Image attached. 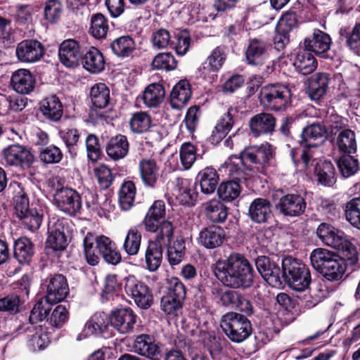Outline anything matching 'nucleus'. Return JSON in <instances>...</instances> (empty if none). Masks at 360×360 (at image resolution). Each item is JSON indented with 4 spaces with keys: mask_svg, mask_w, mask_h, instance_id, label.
<instances>
[{
    "mask_svg": "<svg viewBox=\"0 0 360 360\" xmlns=\"http://www.w3.org/2000/svg\"><path fill=\"white\" fill-rule=\"evenodd\" d=\"M214 274L224 285L246 289L253 283V269L243 255L233 252L226 259L216 263Z\"/></svg>",
    "mask_w": 360,
    "mask_h": 360,
    "instance_id": "f257e3e1",
    "label": "nucleus"
},
{
    "mask_svg": "<svg viewBox=\"0 0 360 360\" xmlns=\"http://www.w3.org/2000/svg\"><path fill=\"white\" fill-rule=\"evenodd\" d=\"M310 260L313 268L329 281H340L347 269L346 261L350 262L343 255L339 256L323 248L314 250Z\"/></svg>",
    "mask_w": 360,
    "mask_h": 360,
    "instance_id": "f03ea898",
    "label": "nucleus"
},
{
    "mask_svg": "<svg viewBox=\"0 0 360 360\" xmlns=\"http://www.w3.org/2000/svg\"><path fill=\"white\" fill-rule=\"evenodd\" d=\"M316 235L324 245L338 250L352 264L358 261L356 248L343 231L329 224L321 223L316 229Z\"/></svg>",
    "mask_w": 360,
    "mask_h": 360,
    "instance_id": "7ed1b4c3",
    "label": "nucleus"
},
{
    "mask_svg": "<svg viewBox=\"0 0 360 360\" xmlns=\"http://www.w3.org/2000/svg\"><path fill=\"white\" fill-rule=\"evenodd\" d=\"M282 278L295 291L307 290L311 282L309 268L300 260L288 256L282 259Z\"/></svg>",
    "mask_w": 360,
    "mask_h": 360,
    "instance_id": "20e7f679",
    "label": "nucleus"
},
{
    "mask_svg": "<svg viewBox=\"0 0 360 360\" xmlns=\"http://www.w3.org/2000/svg\"><path fill=\"white\" fill-rule=\"evenodd\" d=\"M291 91L281 83L271 84L262 86L259 91L262 105L271 111H283L291 103Z\"/></svg>",
    "mask_w": 360,
    "mask_h": 360,
    "instance_id": "39448f33",
    "label": "nucleus"
},
{
    "mask_svg": "<svg viewBox=\"0 0 360 360\" xmlns=\"http://www.w3.org/2000/svg\"><path fill=\"white\" fill-rule=\"evenodd\" d=\"M220 326L227 338L236 343L248 339L252 330L249 319L245 315L233 311L222 316Z\"/></svg>",
    "mask_w": 360,
    "mask_h": 360,
    "instance_id": "423d86ee",
    "label": "nucleus"
},
{
    "mask_svg": "<svg viewBox=\"0 0 360 360\" xmlns=\"http://www.w3.org/2000/svg\"><path fill=\"white\" fill-rule=\"evenodd\" d=\"M274 149L269 143L245 148L240 153V164L248 165V169L255 174L262 173L273 158Z\"/></svg>",
    "mask_w": 360,
    "mask_h": 360,
    "instance_id": "0eeeda50",
    "label": "nucleus"
},
{
    "mask_svg": "<svg viewBox=\"0 0 360 360\" xmlns=\"http://www.w3.org/2000/svg\"><path fill=\"white\" fill-rule=\"evenodd\" d=\"M15 214L21 221L24 229L30 232L38 230L43 220V215L35 207L30 206L29 198L25 193L20 191L13 198Z\"/></svg>",
    "mask_w": 360,
    "mask_h": 360,
    "instance_id": "6e6552de",
    "label": "nucleus"
},
{
    "mask_svg": "<svg viewBox=\"0 0 360 360\" xmlns=\"http://www.w3.org/2000/svg\"><path fill=\"white\" fill-rule=\"evenodd\" d=\"M186 295L184 283L176 277L168 280L167 293L161 298L160 308L167 314H176L183 307Z\"/></svg>",
    "mask_w": 360,
    "mask_h": 360,
    "instance_id": "1a4fd4ad",
    "label": "nucleus"
},
{
    "mask_svg": "<svg viewBox=\"0 0 360 360\" xmlns=\"http://www.w3.org/2000/svg\"><path fill=\"white\" fill-rule=\"evenodd\" d=\"M124 290L139 308L147 309L152 306L153 295L151 289L134 276H129L125 278Z\"/></svg>",
    "mask_w": 360,
    "mask_h": 360,
    "instance_id": "9d476101",
    "label": "nucleus"
},
{
    "mask_svg": "<svg viewBox=\"0 0 360 360\" xmlns=\"http://www.w3.org/2000/svg\"><path fill=\"white\" fill-rule=\"evenodd\" d=\"M53 201L58 208L70 215L76 214L82 207L79 194L75 190L68 187L56 188Z\"/></svg>",
    "mask_w": 360,
    "mask_h": 360,
    "instance_id": "9b49d317",
    "label": "nucleus"
},
{
    "mask_svg": "<svg viewBox=\"0 0 360 360\" xmlns=\"http://www.w3.org/2000/svg\"><path fill=\"white\" fill-rule=\"evenodd\" d=\"M328 139V129L321 122H313L302 129L299 143L303 148H317Z\"/></svg>",
    "mask_w": 360,
    "mask_h": 360,
    "instance_id": "f8f14e48",
    "label": "nucleus"
},
{
    "mask_svg": "<svg viewBox=\"0 0 360 360\" xmlns=\"http://www.w3.org/2000/svg\"><path fill=\"white\" fill-rule=\"evenodd\" d=\"M255 265L259 273L269 285L278 288L282 285V270L278 263L269 257L260 256L256 259Z\"/></svg>",
    "mask_w": 360,
    "mask_h": 360,
    "instance_id": "ddd939ff",
    "label": "nucleus"
},
{
    "mask_svg": "<svg viewBox=\"0 0 360 360\" xmlns=\"http://www.w3.org/2000/svg\"><path fill=\"white\" fill-rule=\"evenodd\" d=\"M46 294L45 298L52 304L64 300L69 294L66 278L62 274H54L46 279Z\"/></svg>",
    "mask_w": 360,
    "mask_h": 360,
    "instance_id": "4468645a",
    "label": "nucleus"
},
{
    "mask_svg": "<svg viewBox=\"0 0 360 360\" xmlns=\"http://www.w3.org/2000/svg\"><path fill=\"white\" fill-rule=\"evenodd\" d=\"M84 50L79 42L75 39L64 40L59 46V59L65 66L74 68L79 65Z\"/></svg>",
    "mask_w": 360,
    "mask_h": 360,
    "instance_id": "2eb2a0df",
    "label": "nucleus"
},
{
    "mask_svg": "<svg viewBox=\"0 0 360 360\" xmlns=\"http://www.w3.org/2000/svg\"><path fill=\"white\" fill-rule=\"evenodd\" d=\"M44 46L37 39H25L18 44L15 54L23 63L39 61L44 55Z\"/></svg>",
    "mask_w": 360,
    "mask_h": 360,
    "instance_id": "dca6fc26",
    "label": "nucleus"
},
{
    "mask_svg": "<svg viewBox=\"0 0 360 360\" xmlns=\"http://www.w3.org/2000/svg\"><path fill=\"white\" fill-rule=\"evenodd\" d=\"M133 349L135 353L151 360H159L161 357L160 343L148 334L138 335L134 341Z\"/></svg>",
    "mask_w": 360,
    "mask_h": 360,
    "instance_id": "f3484780",
    "label": "nucleus"
},
{
    "mask_svg": "<svg viewBox=\"0 0 360 360\" xmlns=\"http://www.w3.org/2000/svg\"><path fill=\"white\" fill-rule=\"evenodd\" d=\"M136 321V315L130 308L117 309L110 316L111 326L121 334L131 332Z\"/></svg>",
    "mask_w": 360,
    "mask_h": 360,
    "instance_id": "a211bd4d",
    "label": "nucleus"
},
{
    "mask_svg": "<svg viewBox=\"0 0 360 360\" xmlns=\"http://www.w3.org/2000/svg\"><path fill=\"white\" fill-rule=\"evenodd\" d=\"M4 158L9 165L29 167L34 161L33 155L18 144L11 145L4 150Z\"/></svg>",
    "mask_w": 360,
    "mask_h": 360,
    "instance_id": "6ab92c4d",
    "label": "nucleus"
},
{
    "mask_svg": "<svg viewBox=\"0 0 360 360\" xmlns=\"http://www.w3.org/2000/svg\"><path fill=\"white\" fill-rule=\"evenodd\" d=\"M276 207L285 216L296 217L304 212L306 202L298 194H287L280 198Z\"/></svg>",
    "mask_w": 360,
    "mask_h": 360,
    "instance_id": "aec40b11",
    "label": "nucleus"
},
{
    "mask_svg": "<svg viewBox=\"0 0 360 360\" xmlns=\"http://www.w3.org/2000/svg\"><path fill=\"white\" fill-rule=\"evenodd\" d=\"M276 117L268 112L254 115L249 121L250 131L254 136L271 134L276 127Z\"/></svg>",
    "mask_w": 360,
    "mask_h": 360,
    "instance_id": "412c9836",
    "label": "nucleus"
},
{
    "mask_svg": "<svg viewBox=\"0 0 360 360\" xmlns=\"http://www.w3.org/2000/svg\"><path fill=\"white\" fill-rule=\"evenodd\" d=\"M303 44L306 51L325 57V54L330 48L331 38L327 33L320 30H314L311 37L306 38Z\"/></svg>",
    "mask_w": 360,
    "mask_h": 360,
    "instance_id": "4be33fe9",
    "label": "nucleus"
},
{
    "mask_svg": "<svg viewBox=\"0 0 360 360\" xmlns=\"http://www.w3.org/2000/svg\"><path fill=\"white\" fill-rule=\"evenodd\" d=\"M225 236V231L221 227L211 225L200 231L198 243L207 249H214L223 244Z\"/></svg>",
    "mask_w": 360,
    "mask_h": 360,
    "instance_id": "5701e85b",
    "label": "nucleus"
},
{
    "mask_svg": "<svg viewBox=\"0 0 360 360\" xmlns=\"http://www.w3.org/2000/svg\"><path fill=\"white\" fill-rule=\"evenodd\" d=\"M330 75L326 72H317L308 78V94L311 99L318 101L327 93Z\"/></svg>",
    "mask_w": 360,
    "mask_h": 360,
    "instance_id": "b1692460",
    "label": "nucleus"
},
{
    "mask_svg": "<svg viewBox=\"0 0 360 360\" xmlns=\"http://www.w3.org/2000/svg\"><path fill=\"white\" fill-rule=\"evenodd\" d=\"M35 78L27 69H18L13 72L11 84L14 91L21 94H28L34 89Z\"/></svg>",
    "mask_w": 360,
    "mask_h": 360,
    "instance_id": "393cba45",
    "label": "nucleus"
},
{
    "mask_svg": "<svg viewBox=\"0 0 360 360\" xmlns=\"http://www.w3.org/2000/svg\"><path fill=\"white\" fill-rule=\"evenodd\" d=\"M226 60L225 48L217 46L214 49L202 65V73L205 76H217Z\"/></svg>",
    "mask_w": 360,
    "mask_h": 360,
    "instance_id": "a878e982",
    "label": "nucleus"
},
{
    "mask_svg": "<svg viewBox=\"0 0 360 360\" xmlns=\"http://www.w3.org/2000/svg\"><path fill=\"white\" fill-rule=\"evenodd\" d=\"M165 202L161 200H155L148 210L143 220L146 231L155 233L158 229V222L165 218Z\"/></svg>",
    "mask_w": 360,
    "mask_h": 360,
    "instance_id": "bb28decb",
    "label": "nucleus"
},
{
    "mask_svg": "<svg viewBox=\"0 0 360 360\" xmlns=\"http://www.w3.org/2000/svg\"><path fill=\"white\" fill-rule=\"evenodd\" d=\"M268 57V44L262 40L250 39L245 51V58L249 65H260Z\"/></svg>",
    "mask_w": 360,
    "mask_h": 360,
    "instance_id": "cd10ccee",
    "label": "nucleus"
},
{
    "mask_svg": "<svg viewBox=\"0 0 360 360\" xmlns=\"http://www.w3.org/2000/svg\"><path fill=\"white\" fill-rule=\"evenodd\" d=\"M129 144L126 136L117 134L109 140L106 148L108 156L113 160H120L127 156Z\"/></svg>",
    "mask_w": 360,
    "mask_h": 360,
    "instance_id": "c85d7f7f",
    "label": "nucleus"
},
{
    "mask_svg": "<svg viewBox=\"0 0 360 360\" xmlns=\"http://www.w3.org/2000/svg\"><path fill=\"white\" fill-rule=\"evenodd\" d=\"M248 215L255 223H266L271 215L270 202L262 198L255 199L249 207Z\"/></svg>",
    "mask_w": 360,
    "mask_h": 360,
    "instance_id": "c756f323",
    "label": "nucleus"
},
{
    "mask_svg": "<svg viewBox=\"0 0 360 360\" xmlns=\"http://www.w3.org/2000/svg\"><path fill=\"white\" fill-rule=\"evenodd\" d=\"M191 97L189 82L186 79L180 80L172 89L170 94V104L174 109H181Z\"/></svg>",
    "mask_w": 360,
    "mask_h": 360,
    "instance_id": "7c9ffc66",
    "label": "nucleus"
},
{
    "mask_svg": "<svg viewBox=\"0 0 360 360\" xmlns=\"http://www.w3.org/2000/svg\"><path fill=\"white\" fill-rule=\"evenodd\" d=\"M139 169L143 185L148 188H155L158 178L156 162L151 159H142L139 162Z\"/></svg>",
    "mask_w": 360,
    "mask_h": 360,
    "instance_id": "2f4dec72",
    "label": "nucleus"
},
{
    "mask_svg": "<svg viewBox=\"0 0 360 360\" xmlns=\"http://www.w3.org/2000/svg\"><path fill=\"white\" fill-rule=\"evenodd\" d=\"M173 195L176 200L182 205L193 206L195 203L197 194L191 193L190 181L187 179L177 178Z\"/></svg>",
    "mask_w": 360,
    "mask_h": 360,
    "instance_id": "473e14b6",
    "label": "nucleus"
},
{
    "mask_svg": "<svg viewBox=\"0 0 360 360\" xmlns=\"http://www.w3.org/2000/svg\"><path fill=\"white\" fill-rule=\"evenodd\" d=\"M34 253V244L27 237H20L14 242V257L20 264H29L32 259Z\"/></svg>",
    "mask_w": 360,
    "mask_h": 360,
    "instance_id": "72a5a7b5",
    "label": "nucleus"
},
{
    "mask_svg": "<svg viewBox=\"0 0 360 360\" xmlns=\"http://www.w3.org/2000/svg\"><path fill=\"white\" fill-rule=\"evenodd\" d=\"M196 182L200 184L201 192L206 195L213 193L219 184V175L212 167H206L199 172Z\"/></svg>",
    "mask_w": 360,
    "mask_h": 360,
    "instance_id": "f704fd0d",
    "label": "nucleus"
},
{
    "mask_svg": "<svg viewBox=\"0 0 360 360\" xmlns=\"http://www.w3.org/2000/svg\"><path fill=\"white\" fill-rule=\"evenodd\" d=\"M40 111L46 119L57 122L63 115V105L56 96H51L41 101Z\"/></svg>",
    "mask_w": 360,
    "mask_h": 360,
    "instance_id": "c9c22d12",
    "label": "nucleus"
},
{
    "mask_svg": "<svg viewBox=\"0 0 360 360\" xmlns=\"http://www.w3.org/2000/svg\"><path fill=\"white\" fill-rule=\"evenodd\" d=\"M83 67L91 73L101 72L105 66L102 53L95 47H91L81 59Z\"/></svg>",
    "mask_w": 360,
    "mask_h": 360,
    "instance_id": "e433bc0d",
    "label": "nucleus"
},
{
    "mask_svg": "<svg viewBox=\"0 0 360 360\" xmlns=\"http://www.w3.org/2000/svg\"><path fill=\"white\" fill-rule=\"evenodd\" d=\"M204 212L208 220L213 223H223L228 216V208L218 200H211L204 204Z\"/></svg>",
    "mask_w": 360,
    "mask_h": 360,
    "instance_id": "4c0bfd02",
    "label": "nucleus"
},
{
    "mask_svg": "<svg viewBox=\"0 0 360 360\" xmlns=\"http://www.w3.org/2000/svg\"><path fill=\"white\" fill-rule=\"evenodd\" d=\"M46 248L54 252L63 251L67 245L68 240L63 227L58 224L55 228H49V236L46 242Z\"/></svg>",
    "mask_w": 360,
    "mask_h": 360,
    "instance_id": "58836bf2",
    "label": "nucleus"
},
{
    "mask_svg": "<svg viewBox=\"0 0 360 360\" xmlns=\"http://www.w3.org/2000/svg\"><path fill=\"white\" fill-rule=\"evenodd\" d=\"M315 173L318 181L325 186H332L336 182L335 167L330 161L324 160L316 163Z\"/></svg>",
    "mask_w": 360,
    "mask_h": 360,
    "instance_id": "ea45409f",
    "label": "nucleus"
},
{
    "mask_svg": "<svg viewBox=\"0 0 360 360\" xmlns=\"http://www.w3.org/2000/svg\"><path fill=\"white\" fill-rule=\"evenodd\" d=\"M318 63L315 57L308 51H304L297 54L294 66L296 70L303 75L312 73L317 68Z\"/></svg>",
    "mask_w": 360,
    "mask_h": 360,
    "instance_id": "a19ab883",
    "label": "nucleus"
},
{
    "mask_svg": "<svg viewBox=\"0 0 360 360\" xmlns=\"http://www.w3.org/2000/svg\"><path fill=\"white\" fill-rule=\"evenodd\" d=\"M165 88L162 84L153 83L148 85L143 94V101L146 105L150 108L158 106L164 100Z\"/></svg>",
    "mask_w": 360,
    "mask_h": 360,
    "instance_id": "79ce46f5",
    "label": "nucleus"
},
{
    "mask_svg": "<svg viewBox=\"0 0 360 360\" xmlns=\"http://www.w3.org/2000/svg\"><path fill=\"white\" fill-rule=\"evenodd\" d=\"M162 245L154 241H149L145 252V261L150 271H156L162 259Z\"/></svg>",
    "mask_w": 360,
    "mask_h": 360,
    "instance_id": "37998d69",
    "label": "nucleus"
},
{
    "mask_svg": "<svg viewBox=\"0 0 360 360\" xmlns=\"http://www.w3.org/2000/svg\"><path fill=\"white\" fill-rule=\"evenodd\" d=\"M339 40L341 42H345L354 54L360 56V23H356L351 32H348L346 28H341Z\"/></svg>",
    "mask_w": 360,
    "mask_h": 360,
    "instance_id": "c03bdc74",
    "label": "nucleus"
},
{
    "mask_svg": "<svg viewBox=\"0 0 360 360\" xmlns=\"http://www.w3.org/2000/svg\"><path fill=\"white\" fill-rule=\"evenodd\" d=\"M233 109H229L217 122L212 131V142L219 143L231 131L234 124L233 117L231 114Z\"/></svg>",
    "mask_w": 360,
    "mask_h": 360,
    "instance_id": "a18cd8bd",
    "label": "nucleus"
},
{
    "mask_svg": "<svg viewBox=\"0 0 360 360\" xmlns=\"http://www.w3.org/2000/svg\"><path fill=\"white\" fill-rule=\"evenodd\" d=\"M90 98L96 108H105L110 101V89L103 83L94 84L90 91Z\"/></svg>",
    "mask_w": 360,
    "mask_h": 360,
    "instance_id": "49530a36",
    "label": "nucleus"
},
{
    "mask_svg": "<svg viewBox=\"0 0 360 360\" xmlns=\"http://www.w3.org/2000/svg\"><path fill=\"white\" fill-rule=\"evenodd\" d=\"M110 48L117 56H129L136 49L134 39L128 35L120 37L111 42Z\"/></svg>",
    "mask_w": 360,
    "mask_h": 360,
    "instance_id": "de8ad7c7",
    "label": "nucleus"
},
{
    "mask_svg": "<svg viewBox=\"0 0 360 360\" xmlns=\"http://www.w3.org/2000/svg\"><path fill=\"white\" fill-rule=\"evenodd\" d=\"M337 146L339 150L345 154H354L356 151V136L349 129H342L337 137Z\"/></svg>",
    "mask_w": 360,
    "mask_h": 360,
    "instance_id": "09e8293b",
    "label": "nucleus"
},
{
    "mask_svg": "<svg viewBox=\"0 0 360 360\" xmlns=\"http://www.w3.org/2000/svg\"><path fill=\"white\" fill-rule=\"evenodd\" d=\"M167 259L172 266L181 262L185 255V240L182 236H177L173 243L166 244Z\"/></svg>",
    "mask_w": 360,
    "mask_h": 360,
    "instance_id": "8fccbe9b",
    "label": "nucleus"
},
{
    "mask_svg": "<svg viewBox=\"0 0 360 360\" xmlns=\"http://www.w3.org/2000/svg\"><path fill=\"white\" fill-rule=\"evenodd\" d=\"M108 29V19L102 13H98L91 15L89 33L94 38L96 39H105Z\"/></svg>",
    "mask_w": 360,
    "mask_h": 360,
    "instance_id": "3c124183",
    "label": "nucleus"
},
{
    "mask_svg": "<svg viewBox=\"0 0 360 360\" xmlns=\"http://www.w3.org/2000/svg\"><path fill=\"white\" fill-rule=\"evenodd\" d=\"M136 195V186L133 181H127L122 184L119 191V203L121 209L127 211L134 205Z\"/></svg>",
    "mask_w": 360,
    "mask_h": 360,
    "instance_id": "603ef678",
    "label": "nucleus"
},
{
    "mask_svg": "<svg viewBox=\"0 0 360 360\" xmlns=\"http://www.w3.org/2000/svg\"><path fill=\"white\" fill-rule=\"evenodd\" d=\"M129 127L134 134H143L148 131L151 127L150 116L146 112H136L131 115Z\"/></svg>",
    "mask_w": 360,
    "mask_h": 360,
    "instance_id": "864d4df0",
    "label": "nucleus"
},
{
    "mask_svg": "<svg viewBox=\"0 0 360 360\" xmlns=\"http://www.w3.org/2000/svg\"><path fill=\"white\" fill-rule=\"evenodd\" d=\"M241 189L240 184L236 180L221 183L217 189L219 198L226 202H231L236 199Z\"/></svg>",
    "mask_w": 360,
    "mask_h": 360,
    "instance_id": "5fc2aeb1",
    "label": "nucleus"
},
{
    "mask_svg": "<svg viewBox=\"0 0 360 360\" xmlns=\"http://www.w3.org/2000/svg\"><path fill=\"white\" fill-rule=\"evenodd\" d=\"M35 332L27 340V346L30 351L36 352L44 349L49 343L48 335L43 331L42 326L34 327Z\"/></svg>",
    "mask_w": 360,
    "mask_h": 360,
    "instance_id": "6e6d98bb",
    "label": "nucleus"
},
{
    "mask_svg": "<svg viewBox=\"0 0 360 360\" xmlns=\"http://www.w3.org/2000/svg\"><path fill=\"white\" fill-rule=\"evenodd\" d=\"M345 215L352 226L360 229V198H354L345 204Z\"/></svg>",
    "mask_w": 360,
    "mask_h": 360,
    "instance_id": "4d7b16f0",
    "label": "nucleus"
},
{
    "mask_svg": "<svg viewBox=\"0 0 360 360\" xmlns=\"http://www.w3.org/2000/svg\"><path fill=\"white\" fill-rule=\"evenodd\" d=\"M174 227L173 224L168 220H163L158 222V229L155 233H157L155 240L160 245H166L172 243L174 238Z\"/></svg>",
    "mask_w": 360,
    "mask_h": 360,
    "instance_id": "13d9d810",
    "label": "nucleus"
},
{
    "mask_svg": "<svg viewBox=\"0 0 360 360\" xmlns=\"http://www.w3.org/2000/svg\"><path fill=\"white\" fill-rule=\"evenodd\" d=\"M60 135L71 157L76 156L77 153V144L80 137L79 130L75 128H67L60 131Z\"/></svg>",
    "mask_w": 360,
    "mask_h": 360,
    "instance_id": "bf43d9fd",
    "label": "nucleus"
},
{
    "mask_svg": "<svg viewBox=\"0 0 360 360\" xmlns=\"http://www.w3.org/2000/svg\"><path fill=\"white\" fill-rule=\"evenodd\" d=\"M53 304L48 302L46 299L39 300L32 308L29 321L30 323L33 325L37 321H42L46 317L48 314L51 309V305Z\"/></svg>",
    "mask_w": 360,
    "mask_h": 360,
    "instance_id": "052dcab7",
    "label": "nucleus"
},
{
    "mask_svg": "<svg viewBox=\"0 0 360 360\" xmlns=\"http://www.w3.org/2000/svg\"><path fill=\"white\" fill-rule=\"evenodd\" d=\"M141 234L135 228L130 229L125 237L123 248L129 255H136L141 246Z\"/></svg>",
    "mask_w": 360,
    "mask_h": 360,
    "instance_id": "680f3d73",
    "label": "nucleus"
},
{
    "mask_svg": "<svg viewBox=\"0 0 360 360\" xmlns=\"http://www.w3.org/2000/svg\"><path fill=\"white\" fill-rule=\"evenodd\" d=\"M341 175L343 177H349L354 175L359 169L358 160L347 154L342 155L337 162Z\"/></svg>",
    "mask_w": 360,
    "mask_h": 360,
    "instance_id": "e2e57ef3",
    "label": "nucleus"
},
{
    "mask_svg": "<svg viewBox=\"0 0 360 360\" xmlns=\"http://www.w3.org/2000/svg\"><path fill=\"white\" fill-rule=\"evenodd\" d=\"M62 13V4L58 0H48L44 8V19L51 24L58 21Z\"/></svg>",
    "mask_w": 360,
    "mask_h": 360,
    "instance_id": "0e129e2a",
    "label": "nucleus"
},
{
    "mask_svg": "<svg viewBox=\"0 0 360 360\" xmlns=\"http://www.w3.org/2000/svg\"><path fill=\"white\" fill-rule=\"evenodd\" d=\"M180 160L185 169H190L196 160L195 147L190 142L184 143L179 150Z\"/></svg>",
    "mask_w": 360,
    "mask_h": 360,
    "instance_id": "69168bd1",
    "label": "nucleus"
},
{
    "mask_svg": "<svg viewBox=\"0 0 360 360\" xmlns=\"http://www.w3.org/2000/svg\"><path fill=\"white\" fill-rule=\"evenodd\" d=\"M152 66L156 70H172L176 68V61L171 53H162L154 58Z\"/></svg>",
    "mask_w": 360,
    "mask_h": 360,
    "instance_id": "338daca9",
    "label": "nucleus"
},
{
    "mask_svg": "<svg viewBox=\"0 0 360 360\" xmlns=\"http://www.w3.org/2000/svg\"><path fill=\"white\" fill-rule=\"evenodd\" d=\"M39 158L46 164H56L62 160L63 153L58 147L50 145L41 150Z\"/></svg>",
    "mask_w": 360,
    "mask_h": 360,
    "instance_id": "774afa93",
    "label": "nucleus"
}]
</instances>
